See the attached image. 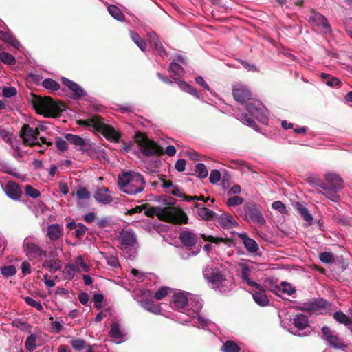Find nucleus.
Instances as JSON below:
<instances>
[{
  "label": "nucleus",
  "mask_w": 352,
  "mask_h": 352,
  "mask_svg": "<svg viewBox=\"0 0 352 352\" xmlns=\"http://www.w3.org/2000/svg\"><path fill=\"white\" fill-rule=\"evenodd\" d=\"M28 102L36 113L46 118H56L66 110V105L60 101L54 100L50 96L42 97L32 92L25 95Z\"/></svg>",
  "instance_id": "nucleus-1"
},
{
  "label": "nucleus",
  "mask_w": 352,
  "mask_h": 352,
  "mask_svg": "<svg viewBox=\"0 0 352 352\" xmlns=\"http://www.w3.org/2000/svg\"><path fill=\"white\" fill-rule=\"evenodd\" d=\"M145 210L144 214L148 217H157V218L164 222L175 225L185 224L188 223L187 214L181 209L175 207L167 206L162 208L160 206H148Z\"/></svg>",
  "instance_id": "nucleus-2"
},
{
  "label": "nucleus",
  "mask_w": 352,
  "mask_h": 352,
  "mask_svg": "<svg viewBox=\"0 0 352 352\" xmlns=\"http://www.w3.org/2000/svg\"><path fill=\"white\" fill-rule=\"evenodd\" d=\"M76 123L80 126H93L96 131L100 133L111 142H118L121 138L120 134L113 126L105 124L103 118L100 116H94L87 120H78Z\"/></svg>",
  "instance_id": "nucleus-3"
},
{
  "label": "nucleus",
  "mask_w": 352,
  "mask_h": 352,
  "mask_svg": "<svg viewBox=\"0 0 352 352\" xmlns=\"http://www.w3.org/2000/svg\"><path fill=\"white\" fill-rule=\"evenodd\" d=\"M324 182L322 195L333 202H338L340 199L338 192L344 187L342 178L338 174L327 173L324 175Z\"/></svg>",
  "instance_id": "nucleus-4"
},
{
  "label": "nucleus",
  "mask_w": 352,
  "mask_h": 352,
  "mask_svg": "<svg viewBox=\"0 0 352 352\" xmlns=\"http://www.w3.org/2000/svg\"><path fill=\"white\" fill-rule=\"evenodd\" d=\"M134 140L141 153L146 157L161 156L164 154L163 148L153 140L149 139L145 133L136 131Z\"/></svg>",
  "instance_id": "nucleus-5"
},
{
  "label": "nucleus",
  "mask_w": 352,
  "mask_h": 352,
  "mask_svg": "<svg viewBox=\"0 0 352 352\" xmlns=\"http://www.w3.org/2000/svg\"><path fill=\"white\" fill-rule=\"evenodd\" d=\"M39 129L38 126H30L28 124H23V146H41L40 142L47 146H52L53 142L46 138L41 137L38 140Z\"/></svg>",
  "instance_id": "nucleus-6"
},
{
  "label": "nucleus",
  "mask_w": 352,
  "mask_h": 352,
  "mask_svg": "<svg viewBox=\"0 0 352 352\" xmlns=\"http://www.w3.org/2000/svg\"><path fill=\"white\" fill-rule=\"evenodd\" d=\"M203 275L205 278L216 287H219L226 279L222 271L217 267H213L209 265L204 268Z\"/></svg>",
  "instance_id": "nucleus-7"
},
{
  "label": "nucleus",
  "mask_w": 352,
  "mask_h": 352,
  "mask_svg": "<svg viewBox=\"0 0 352 352\" xmlns=\"http://www.w3.org/2000/svg\"><path fill=\"white\" fill-rule=\"evenodd\" d=\"M321 331L322 333V338L333 348L336 349H344L346 347V344H344L343 340L339 338L338 335L334 334L330 327L324 326Z\"/></svg>",
  "instance_id": "nucleus-8"
},
{
  "label": "nucleus",
  "mask_w": 352,
  "mask_h": 352,
  "mask_svg": "<svg viewBox=\"0 0 352 352\" xmlns=\"http://www.w3.org/2000/svg\"><path fill=\"white\" fill-rule=\"evenodd\" d=\"M244 210L245 212V218L248 221V217L250 219V221L254 223H257L260 225H264L265 223V219L261 213L258 207L254 203H247L244 206Z\"/></svg>",
  "instance_id": "nucleus-9"
},
{
  "label": "nucleus",
  "mask_w": 352,
  "mask_h": 352,
  "mask_svg": "<svg viewBox=\"0 0 352 352\" xmlns=\"http://www.w3.org/2000/svg\"><path fill=\"white\" fill-rule=\"evenodd\" d=\"M146 182L141 174H135V179L122 190L128 195H136L143 191Z\"/></svg>",
  "instance_id": "nucleus-10"
},
{
  "label": "nucleus",
  "mask_w": 352,
  "mask_h": 352,
  "mask_svg": "<svg viewBox=\"0 0 352 352\" xmlns=\"http://www.w3.org/2000/svg\"><path fill=\"white\" fill-rule=\"evenodd\" d=\"M25 253L30 260H41L43 257H47V252L43 250L38 244L34 242H28L25 244Z\"/></svg>",
  "instance_id": "nucleus-11"
},
{
  "label": "nucleus",
  "mask_w": 352,
  "mask_h": 352,
  "mask_svg": "<svg viewBox=\"0 0 352 352\" xmlns=\"http://www.w3.org/2000/svg\"><path fill=\"white\" fill-rule=\"evenodd\" d=\"M311 15L309 16V22L314 23L316 25L320 27L324 33L331 32V25L327 18L319 12H315L314 9L311 10Z\"/></svg>",
  "instance_id": "nucleus-12"
},
{
  "label": "nucleus",
  "mask_w": 352,
  "mask_h": 352,
  "mask_svg": "<svg viewBox=\"0 0 352 352\" xmlns=\"http://www.w3.org/2000/svg\"><path fill=\"white\" fill-rule=\"evenodd\" d=\"M118 240L121 245L125 248L133 247L137 243V239L135 234L129 230H122L119 233Z\"/></svg>",
  "instance_id": "nucleus-13"
},
{
  "label": "nucleus",
  "mask_w": 352,
  "mask_h": 352,
  "mask_svg": "<svg viewBox=\"0 0 352 352\" xmlns=\"http://www.w3.org/2000/svg\"><path fill=\"white\" fill-rule=\"evenodd\" d=\"M62 83L72 91V98L77 100L81 98L85 95L84 89L76 82L65 77L61 78Z\"/></svg>",
  "instance_id": "nucleus-14"
},
{
  "label": "nucleus",
  "mask_w": 352,
  "mask_h": 352,
  "mask_svg": "<svg viewBox=\"0 0 352 352\" xmlns=\"http://www.w3.org/2000/svg\"><path fill=\"white\" fill-rule=\"evenodd\" d=\"M148 42L151 46L162 56H166V52L157 34L154 32L147 33Z\"/></svg>",
  "instance_id": "nucleus-15"
},
{
  "label": "nucleus",
  "mask_w": 352,
  "mask_h": 352,
  "mask_svg": "<svg viewBox=\"0 0 352 352\" xmlns=\"http://www.w3.org/2000/svg\"><path fill=\"white\" fill-rule=\"evenodd\" d=\"M179 239L182 243L188 248L195 246L198 241L196 234L187 230L182 231L179 234Z\"/></svg>",
  "instance_id": "nucleus-16"
},
{
  "label": "nucleus",
  "mask_w": 352,
  "mask_h": 352,
  "mask_svg": "<svg viewBox=\"0 0 352 352\" xmlns=\"http://www.w3.org/2000/svg\"><path fill=\"white\" fill-rule=\"evenodd\" d=\"M63 234V228L58 223L51 224L47 227L46 236L51 241L60 239Z\"/></svg>",
  "instance_id": "nucleus-17"
},
{
  "label": "nucleus",
  "mask_w": 352,
  "mask_h": 352,
  "mask_svg": "<svg viewBox=\"0 0 352 352\" xmlns=\"http://www.w3.org/2000/svg\"><path fill=\"white\" fill-rule=\"evenodd\" d=\"M95 199L103 204H109L113 201V197L109 193V190L107 188L102 187L98 188L95 195Z\"/></svg>",
  "instance_id": "nucleus-18"
},
{
  "label": "nucleus",
  "mask_w": 352,
  "mask_h": 352,
  "mask_svg": "<svg viewBox=\"0 0 352 352\" xmlns=\"http://www.w3.org/2000/svg\"><path fill=\"white\" fill-rule=\"evenodd\" d=\"M195 208L197 209V214L204 220L212 221L217 219V214L214 211L202 206L201 204H195Z\"/></svg>",
  "instance_id": "nucleus-19"
},
{
  "label": "nucleus",
  "mask_w": 352,
  "mask_h": 352,
  "mask_svg": "<svg viewBox=\"0 0 352 352\" xmlns=\"http://www.w3.org/2000/svg\"><path fill=\"white\" fill-rule=\"evenodd\" d=\"M232 94L234 100L240 103L246 102L252 97L250 91L243 88L233 89Z\"/></svg>",
  "instance_id": "nucleus-20"
},
{
  "label": "nucleus",
  "mask_w": 352,
  "mask_h": 352,
  "mask_svg": "<svg viewBox=\"0 0 352 352\" xmlns=\"http://www.w3.org/2000/svg\"><path fill=\"white\" fill-rule=\"evenodd\" d=\"M6 192L8 196L13 199H18L21 195V186L13 182H8L6 186Z\"/></svg>",
  "instance_id": "nucleus-21"
},
{
  "label": "nucleus",
  "mask_w": 352,
  "mask_h": 352,
  "mask_svg": "<svg viewBox=\"0 0 352 352\" xmlns=\"http://www.w3.org/2000/svg\"><path fill=\"white\" fill-rule=\"evenodd\" d=\"M216 219L219 225L224 228H231L238 225L232 217L228 213H223L220 216L217 215Z\"/></svg>",
  "instance_id": "nucleus-22"
},
{
  "label": "nucleus",
  "mask_w": 352,
  "mask_h": 352,
  "mask_svg": "<svg viewBox=\"0 0 352 352\" xmlns=\"http://www.w3.org/2000/svg\"><path fill=\"white\" fill-rule=\"evenodd\" d=\"M62 261L58 258L45 260L42 264V267L47 270L50 273H55L62 268Z\"/></svg>",
  "instance_id": "nucleus-23"
},
{
  "label": "nucleus",
  "mask_w": 352,
  "mask_h": 352,
  "mask_svg": "<svg viewBox=\"0 0 352 352\" xmlns=\"http://www.w3.org/2000/svg\"><path fill=\"white\" fill-rule=\"evenodd\" d=\"M131 172H124L118 177V185L121 191H122L131 182L135 179V175Z\"/></svg>",
  "instance_id": "nucleus-24"
},
{
  "label": "nucleus",
  "mask_w": 352,
  "mask_h": 352,
  "mask_svg": "<svg viewBox=\"0 0 352 352\" xmlns=\"http://www.w3.org/2000/svg\"><path fill=\"white\" fill-rule=\"evenodd\" d=\"M65 138L70 144H74L76 147H78L79 151H84V146L86 144L85 140L79 135H74L71 133L66 134Z\"/></svg>",
  "instance_id": "nucleus-25"
},
{
  "label": "nucleus",
  "mask_w": 352,
  "mask_h": 352,
  "mask_svg": "<svg viewBox=\"0 0 352 352\" xmlns=\"http://www.w3.org/2000/svg\"><path fill=\"white\" fill-rule=\"evenodd\" d=\"M253 299L256 304L260 306L264 307L269 304V300L265 294V290L263 287L255 292L253 294Z\"/></svg>",
  "instance_id": "nucleus-26"
},
{
  "label": "nucleus",
  "mask_w": 352,
  "mask_h": 352,
  "mask_svg": "<svg viewBox=\"0 0 352 352\" xmlns=\"http://www.w3.org/2000/svg\"><path fill=\"white\" fill-rule=\"evenodd\" d=\"M174 306L177 309H183L188 304L187 295L184 292L175 293L173 296Z\"/></svg>",
  "instance_id": "nucleus-27"
},
{
  "label": "nucleus",
  "mask_w": 352,
  "mask_h": 352,
  "mask_svg": "<svg viewBox=\"0 0 352 352\" xmlns=\"http://www.w3.org/2000/svg\"><path fill=\"white\" fill-rule=\"evenodd\" d=\"M293 324L298 330H304L309 326L308 317L302 314H297L294 318Z\"/></svg>",
  "instance_id": "nucleus-28"
},
{
  "label": "nucleus",
  "mask_w": 352,
  "mask_h": 352,
  "mask_svg": "<svg viewBox=\"0 0 352 352\" xmlns=\"http://www.w3.org/2000/svg\"><path fill=\"white\" fill-rule=\"evenodd\" d=\"M0 38L3 41L10 44V45L14 47L16 49H19L20 46L19 41H17L14 36H13L8 32L0 31Z\"/></svg>",
  "instance_id": "nucleus-29"
},
{
  "label": "nucleus",
  "mask_w": 352,
  "mask_h": 352,
  "mask_svg": "<svg viewBox=\"0 0 352 352\" xmlns=\"http://www.w3.org/2000/svg\"><path fill=\"white\" fill-rule=\"evenodd\" d=\"M201 237L206 241H209L215 244H219V243L223 242L230 246L233 243L232 239L229 238L214 237L211 235H206L205 234H201Z\"/></svg>",
  "instance_id": "nucleus-30"
},
{
  "label": "nucleus",
  "mask_w": 352,
  "mask_h": 352,
  "mask_svg": "<svg viewBox=\"0 0 352 352\" xmlns=\"http://www.w3.org/2000/svg\"><path fill=\"white\" fill-rule=\"evenodd\" d=\"M307 182L314 186L318 193L322 194L324 182L323 180L318 177L310 176L307 178Z\"/></svg>",
  "instance_id": "nucleus-31"
},
{
  "label": "nucleus",
  "mask_w": 352,
  "mask_h": 352,
  "mask_svg": "<svg viewBox=\"0 0 352 352\" xmlns=\"http://www.w3.org/2000/svg\"><path fill=\"white\" fill-rule=\"evenodd\" d=\"M272 292L274 294H278V292H282L288 295H292L295 293L296 289L289 283L282 282L281 287H276L273 290H272Z\"/></svg>",
  "instance_id": "nucleus-32"
},
{
  "label": "nucleus",
  "mask_w": 352,
  "mask_h": 352,
  "mask_svg": "<svg viewBox=\"0 0 352 352\" xmlns=\"http://www.w3.org/2000/svg\"><path fill=\"white\" fill-rule=\"evenodd\" d=\"M321 78L323 79L324 82L329 87H340L341 81L338 78L326 73H322Z\"/></svg>",
  "instance_id": "nucleus-33"
},
{
  "label": "nucleus",
  "mask_w": 352,
  "mask_h": 352,
  "mask_svg": "<svg viewBox=\"0 0 352 352\" xmlns=\"http://www.w3.org/2000/svg\"><path fill=\"white\" fill-rule=\"evenodd\" d=\"M42 86L47 89L51 91H58L60 89V84L52 78H45L41 82Z\"/></svg>",
  "instance_id": "nucleus-34"
},
{
  "label": "nucleus",
  "mask_w": 352,
  "mask_h": 352,
  "mask_svg": "<svg viewBox=\"0 0 352 352\" xmlns=\"http://www.w3.org/2000/svg\"><path fill=\"white\" fill-rule=\"evenodd\" d=\"M107 9L109 13L116 20L119 21H123L124 20V14L117 6L114 5H109Z\"/></svg>",
  "instance_id": "nucleus-35"
},
{
  "label": "nucleus",
  "mask_w": 352,
  "mask_h": 352,
  "mask_svg": "<svg viewBox=\"0 0 352 352\" xmlns=\"http://www.w3.org/2000/svg\"><path fill=\"white\" fill-rule=\"evenodd\" d=\"M245 109L248 112V114H250L251 116L254 117L255 119H259V118L262 116L263 111L261 108L256 107L252 103H248L246 104Z\"/></svg>",
  "instance_id": "nucleus-36"
},
{
  "label": "nucleus",
  "mask_w": 352,
  "mask_h": 352,
  "mask_svg": "<svg viewBox=\"0 0 352 352\" xmlns=\"http://www.w3.org/2000/svg\"><path fill=\"white\" fill-rule=\"evenodd\" d=\"M221 350L223 352H240L241 348L232 340H227L222 346Z\"/></svg>",
  "instance_id": "nucleus-37"
},
{
  "label": "nucleus",
  "mask_w": 352,
  "mask_h": 352,
  "mask_svg": "<svg viewBox=\"0 0 352 352\" xmlns=\"http://www.w3.org/2000/svg\"><path fill=\"white\" fill-rule=\"evenodd\" d=\"M131 38L138 46V47L144 52L146 49V43L145 41L135 32H131Z\"/></svg>",
  "instance_id": "nucleus-38"
},
{
  "label": "nucleus",
  "mask_w": 352,
  "mask_h": 352,
  "mask_svg": "<svg viewBox=\"0 0 352 352\" xmlns=\"http://www.w3.org/2000/svg\"><path fill=\"white\" fill-rule=\"evenodd\" d=\"M36 336L35 334H30L25 341V349L30 352L34 351L36 349Z\"/></svg>",
  "instance_id": "nucleus-39"
},
{
  "label": "nucleus",
  "mask_w": 352,
  "mask_h": 352,
  "mask_svg": "<svg viewBox=\"0 0 352 352\" xmlns=\"http://www.w3.org/2000/svg\"><path fill=\"white\" fill-rule=\"evenodd\" d=\"M333 318L337 322L341 324H344L347 327L352 320V319L349 318L345 314L340 311L335 312L333 314Z\"/></svg>",
  "instance_id": "nucleus-40"
},
{
  "label": "nucleus",
  "mask_w": 352,
  "mask_h": 352,
  "mask_svg": "<svg viewBox=\"0 0 352 352\" xmlns=\"http://www.w3.org/2000/svg\"><path fill=\"white\" fill-rule=\"evenodd\" d=\"M109 336L111 338H113L116 339H120L122 338L123 335L120 331V325L117 322H113L111 324Z\"/></svg>",
  "instance_id": "nucleus-41"
},
{
  "label": "nucleus",
  "mask_w": 352,
  "mask_h": 352,
  "mask_svg": "<svg viewBox=\"0 0 352 352\" xmlns=\"http://www.w3.org/2000/svg\"><path fill=\"white\" fill-rule=\"evenodd\" d=\"M297 210L300 212L303 219L307 222H311L313 220L312 215L309 213L308 209L302 204H297Z\"/></svg>",
  "instance_id": "nucleus-42"
},
{
  "label": "nucleus",
  "mask_w": 352,
  "mask_h": 352,
  "mask_svg": "<svg viewBox=\"0 0 352 352\" xmlns=\"http://www.w3.org/2000/svg\"><path fill=\"white\" fill-rule=\"evenodd\" d=\"M243 244L247 250L251 253H254L258 250L257 243L252 239H246Z\"/></svg>",
  "instance_id": "nucleus-43"
},
{
  "label": "nucleus",
  "mask_w": 352,
  "mask_h": 352,
  "mask_svg": "<svg viewBox=\"0 0 352 352\" xmlns=\"http://www.w3.org/2000/svg\"><path fill=\"white\" fill-rule=\"evenodd\" d=\"M333 219L337 223L344 226H351V220L350 218L346 216H343L341 214H334L333 216Z\"/></svg>",
  "instance_id": "nucleus-44"
},
{
  "label": "nucleus",
  "mask_w": 352,
  "mask_h": 352,
  "mask_svg": "<svg viewBox=\"0 0 352 352\" xmlns=\"http://www.w3.org/2000/svg\"><path fill=\"white\" fill-rule=\"evenodd\" d=\"M195 172L197 174V177L200 179H204L208 176V170L204 164H197L195 166Z\"/></svg>",
  "instance_id": "nucleus-45"
},
{
  "label": "nucleus",
  "mask_w": 352,
  "mask_h": 352,
  "mask_svg": "<svg viewBox=\"0 0 352 352\" xmlns=\"http://www.w3.org/2000/svg\"><path fill=\"white\" fill-rule=\"evenodd\" d=\"M0 60L5 64L13 65L16 63L14 57L7 52H0Z\"/></svg>",
  "instance_id": "nucleus-46"
},
{
  "label": "nucleus",
  "mask_w": 352,
  "mask_h": 352,
  "mask_svg": "<svg viewBox=\"0 0 352 352\" xmlns=\"http://www.w3.org/2000/svg\"><path fill=\"white\" fill-rule=\"evenodd\" d=\"M70 344L76 351H81L85 349L87 346L85 340L81 338L73 339L71 340Z\"/></svg>",
  "instance_id": "nucleus-47"
},
{
  "label": "nucleus",
  "mask_w": 352,
  "mask_h": 352,
  "mask_svg": "<svg viewBox=\"0 0 352 352\" xmlns=\"http://www.w3.org/2000/svg\"><path fill=\"white\" fill-rule=\"evenodd\" d=\"M23 188L25 194L31 198L36 199L41 196L40 191L30 185H25Z\"/></svg>",
  "instance_id": "nucleus-48"
},
{
  "label": "nucleus",
  "mask_w": 352,
  "mask_h": 352,
  "mask_svg": "<svg viewBox=\"0 0 352 352\" xmlns=\"http://www.w3.org/2000/svg\"><path fill=\"white\" fill-rule=\"evenodd\" d=\"M170 291V288L166 286H162L155 292L154 298L158 300H162L168 294Z\"/></svg>",
  "instance_id": "nucleus-49"
},
{
  "label": "nucleus",
  "mask_w": 352,
  "mask_h": 352,
  "mask_svg": "<svg viewBox=\"0 0 352 352\" xmlns=\"http://www.w3.org/2000/svg\"><path fill=\"white\" fill-rule=\"evenodd\" d=\"M23 299L28 305L32 307H35L37 310L40 311H43V307L39 301H37L30 296H26L23 298Z\"/></svg>",
  "instance_id": "nucleus-50"
},
{
  "label": "nucleus",
  "mask_w": 352,
  "mask_h": 352,
  "mask_svg": "<svg viewBox=\"0 0 352 352\" xmlns=\"http://www.w3.org/2000/svg\"><path fill=\"white\" fill-rule=\"evenodd\" d=\"M253 118H254L248 113L243 114L241 116V119L244 124H245L247 126H250V127L253 128L254 129L256 130L257 125Z\"/></svg>",
  "instance_id": "nucleus-51"
},
{
  "label": "nucleus",
  "mask_w": 352,
  "mask_h": 352,
  "mask_svg": "<svg viewBox=\"0 0 352 352\" xmlns=\"http://www.w3.org/2000/svg\"><path fill=\"white\" fill-rule=\"evenodd\" d=\"M319 258L322 263H333L335 261V258L331 252H324L320 254Z\"/></svg>",
  "instance_id": "nucleus-52"
},
{
  "label": "nucleus",
  "mask_w": 352,
  "mask_h": 352,
  "mask_svg": "<svg viewBox=\"0 0 352 352\" xmlns=\"http://www.w3.org/2000/svg\"><path fill=\"white\" fill-rule=\"evenodd\" d=\"M1 273L6 277L12 276L16 273V270L13 265H7L1 268Z\"/></svg>",
  "instance_id": "nucleus-53"
},
{
  "label": "nucleus",
  "mask_w": 352,
  "mask_h": 352,
  "mask_svg": "<svg viewBox=\"0 0 352 352\" xmlns=\"http://www.w3.org/2000/svg\"><path fill=\"white\" fill-rule=\"evenodd\" d=\"M55 144L57 149L61 152H64L68 148L67 141L60 137H56L55 138Z\"/></svg>",
  "instance_id": "nucleus-54"
},
{
  "label": "nucleus",
  "mask_w": 352,
  "mask_h": 352,
  "mask_svg": "<svg viewBox=\"0 0 352 352\" xmlns=\"http://www.w3.org/2000/svg\"><path fill=\"white\" fill-rule=\"evenodd\" d=\"M243 199L239 196H233L227 200V205L230 207L236 206L242 204Z\"/></svg>",
  "instance_id": "nucleus-55"
},
{
  "label": "nucleus",
  "mask_w": 352,
  "mask_h": 352,
  "mask_svg": "<svg viewBox=\"0 0 352 352\" xmlns=\"http://www.w3.org/2000/svg\"><path fill=\"white\" fill-rule=\"evenodd\" d=\"M272 208L280 212L281 214H287L285 206L280 201H274L272 204Z\"/></svg>",
  "instance_id": "nucleus-56"
},
{
  "label": "nucleus",
  "mask_w": 352,
  "mask_h": 352,
  "mask_svg": "<svg viewBox=\"0 0 352 352\" xmlns=\"http://www.w3.org/2000/svg\"><path fill=\"white\" fill-rule=\"evenodd\" d=\"M229 166L232 168H238L240 166H245L248 169H250V166L243 160H230Z\"/></svg>",
  "instance_id": "nucleus-57"
},
{
  "label": "nucleus",
  "mask_w": 352,
  "mask_h": 352,
  "mask_svg": "<svg viewBox=\"0 0 352 352\" xmlns=\"http://www.w3.org/2000/svg\"><path fill=\"white\" fill-rule=\"evenodd\" d=\"M87 230L88 229L85 225L78 223V226L75 230V236L77 239H80L85 234Z\"/></svg>",
  "instance_id": "nucleus-58"
},
{
  "label": "nucleus",
  "mask_w": 352,
  "mask_h": 352,
  "mask_svg": "<svg viewBox=\"0 0 352 352\" xmlns=\"http://www.w3.org/2000/svg\"><path fill=\"white\" fill-rule=\"evenodd\" d=\"M240 266L241 267V278L244 281L249 280V275L250 272V268L248 265L245 263H241Z\"/></svg>",
  "instance_id": "nucleus-59"
},
{
  "label": "nucleus",
  "mask_w": 352,
  "mask_h": 352,
  "mask_svg": "<svg viewBox=\"0 0 352 352\" xmlns=\"http://www.w3.org/2000/svg\"><path fill=\"white\" fill-rule=\"evenodd\" d=\"M221 179V173L220 172L217 170L214 169L211 171L209 180L210 182L212 184H217L218 182H219Z\"/></svg>",
  "instance_id": "nucleus-60"
},
{
  "label": "nucleus",
  "mask_w": 352,
  "mask_h": 352,
  "mask_svg": "<svg viewBox=\"0 0 352 352\" xmlns=\"http://www.w3.org/2000/svg\"><path fill=\"white\" fill-rule=\"evenodd\" d=\"M104 300V295L102 294H95L93 297L94 305L97 309H100L102 307V302Z\"/></svg>",
  "instance_id": "nucleus-61"
},
{
  "label": "nucleus",
  "mask_w": 352,
  "mask_h": 352,
  "mask_svg": "<svg viewBox=\"0 0 352 352\" xmlns=\"http://www.w3.org/2000/svg\"><path fill=\"white\" fill-rule=\"evenodd\" d=\"M300 309L303 311L314 312L317 311V306H315L314 302H311L305 303L302 307H300Z\"/></svg>",
  "instance_id": "nucleus-62"
},
{
  "label": "nucleus",
  "mask_w": 352,
  "mask_h": 352,
  "mask_svg": "<svg viewBox=\"0 0 352 352\" xmlns=\"http://www.w3.org/2000/svg\"><path fill=\"white\" fill-rule=\"evenodd\" d=\"M76 196L79 199H89L90 197V193L85 188H82L77 190Z\"/></svg>",
  "instance_id": "nucleus-63"
},
{
  "label": "nucleus",
  "mask_w": 352,
  "mask_h": 352,
  "mask_svg": "<svg viewBox=\"0 0 352 352\" xmlns=\"http://www.w3.org/2000/svg\"><path fill=\"white\" fill-rule=\"evenodd\" d=\"M16 93V89L14 87H8L3 89V94L6 98L14 96Z\"/></svg>",
  "instance_id": "nucleus-64"
}]
</instances>
